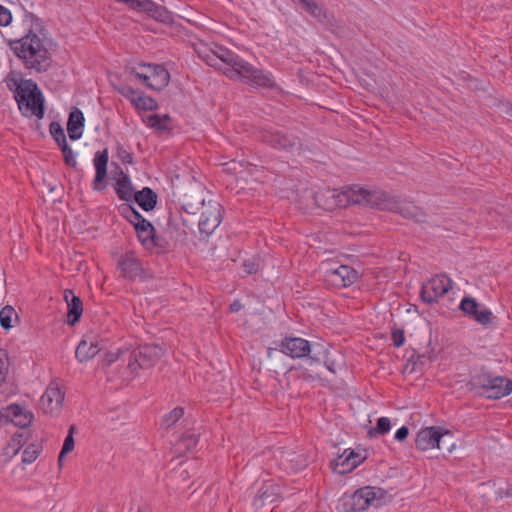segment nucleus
I'll return each instance as SVG.
<instances>
[{
	"label": "nucleus",
	"mask_w": 512,
	"mask_h": 512,
	"mask_svg": "<svg viewBox=\"0 0 512 512\" xmlns=\"http://www.w3.org/2000/svg\"><path fill=\"white\" fill-rule=\"evenodd\" d=\"M23 26L26 34L17 40H9L8 45L16 57L23 61L24 67L38 73L46 72L51 67V53L45 45L44 26L40 18L25 11Z\"/></svg>",
	"instance_id": "f257e3e1"
},
{
	"label": "nucleus",
	"mask_w": 512,
	"mask_h": 512,
	"mask_svg": "<svg viewBox=\"0 0 512 512\" xmlns=\"http://www.w3.org/2000/svg\"><path fill=\"white\" fill-rule=\"evenodd\" d=\"M7 87L14 93V98L22 113L42 119L45 114V99L32 79H21L10 72L6 79Z\"/></svg>",
	"instance_id": "f03ea898"
},
{
	"label": "nucleus",
	"mask_w": 512,
	"mask_h": 512,
	"mask_svg": "<svg viewBox=\"0 0 512 512\" xmlns=\"http://www.w3.org/2000/svg\"><path fill=\"white\" fill-rule=\"evenodd\" d=\"M466 386L470 392L487 399H500L512 392V381L509 378L493 375L484 368L476 371Z\"/></svg>",
	"instance_id": "7ed1b4c3"
},
{
	"label": "nucleus",
	"mask_w": 512,
	"mask_h": 512,
	"mask_svg": "<svg viewBox=\"0 0 512 512\" xmlns=\"http://www.w3.org/2000/svg\"><path fill=\"white\" fill-rule=\"evenodd\" d=\"M372 197V193L363 188L357 191L349 188L342 193H337L336 189L323 188L313 195L315 204L326 211H333L337 207H345L349 204H374Z\"/></svg>",
	"instance_id": "20e7f679"
},
{
	"label": "nucleus",
	"mask_w": 512,
	"mask_h": 512,
	"mask_svg": "<svg viewBox=\"0 0 512 512\" xmlns=\"http://www.w3.org/2000/svg\"><path fill=\"white\" fill-rule=\"evenodd\" d=\"M224 74L233 80H240L253 87L270 89L275 87L272 74L259 69L243 58H240L234 68H225Z\"/></svg>",
	"instance_id": "39448f33"
},
{
	"label": "nucleus",
	"mask_w": 512,
	"mask_h": 512,
	"mask_svg": "<svg viewBox=\"0 0 512 512\" xmlns=\"http://www.w3.org/2000/svg\"><path fill=\"white\" fill-rule=\"evenodd\" d=\"M224 74L233 80H240L253 87L270 89L275 87L272 74L259 69L243 58H240L234 68H225Z\"/></svg>",
	"instance_id": "423d86ee"
},
{
	"label": "nucleus",
	"mask_w": 512,
	"mask_h": 512,
	"mask_svg": "<svg viewBox=\"0 0 512 512\" xmlns=\"http://www.w3.org/2000/svg\"><path fill=\"white\" fill-rule=\"evenodd\" d=\"M280 349L282 353L290 356L291 358H302L308 357L310 366L321 364V358L314 353V347L311 346L310 342L299 337H286L284 338L275 348H268V357H272V353L277 349Z\"/></svg>",
	"instance_id": "0eeeda50"
},
{
	"label": "nucleus",
	"mask_w": 512,
	"mask_h": 512,
	"mask_svg": "<svg viewBox=\"0 0 512 512\" xmlns=\"http://www.w3.org/2000/svg\"><path fill=\"white\" fill-rule=\"evenodd\" d=\"M164 351L162 347L156 344H145L134 349L129 357L128 369L136 375L139 369H150L154 367Z\"/></svg>",
	"instance_id": "6e6552de"
},
{
	"label": "nucleus",
	"mask_w": 512,
	"mask_h": 512,
	"mask_svg": "<svg viewBox=\"0 0 512 512\" xmlns=\"http://www.w3.org/2000/svg\"><path fill=\"white\" fill-rule=\"evenodd\" d=\"M259 139L273 148L294 152L301 148L299 137L276 129L263 128L259 132Z\"/></svg>",
	"instance_id": "1a4fd4ad"
},
{
	"label": "nucleus",
	"mask_w": 512,
	"mask_h": 512,
	"mask_svg": "<svg viewBox=\"0 0 512 512\" xmlns=\"http://www.w3.org/2000/svg\"><path fill=\"white\" fill-rule=\"evenodd\" d=\"M384 491L380 488L365 486L357 489L344 501L345 510L348 512H360L366 510L374 502H380L378 494L382 496Z\"/></svg>",
	"instance_id": "9d476101"
},
{
	"label": "nucleus",
	"mask_w": 512,
	"mask_h": 512,
	"mask_svg": "<svg viewBox=\"0 0 512 512\" xmlns=\"http://www.w3.org/2000/svg\"><path fill=\"white\" fill-rule=\"evenodd\" d=\"M452 284V280L447 275H436L422 285L420 297L427 304L435 303L452 289Z\"/></svg>",
	"instance_id": "9b49d317"
},
{
	"label": "nucleus",
	"mask_w": 512,
	"mask_h": 512,
	"mask_svg": "<svg viewBox=\"0 0 512 512\" xmlns=\"http://www.w3.org/2000/svg\"><path fill=\"white\" fill-rule=\"evenodd\" d=\"M359 278V273L349 265L330 267L325 271V281L335 288H346L353 285Z\"/></svg>",
	"instance_id": "f8f14e48"
},
{
	"label": "nucleus",
	"mask_w": 512,
	"mask_h": 512,
	"mask_svg": "<svg viewBox=\"0 0 512 512\" xmlns=\"http://www.w3.org/2000/svg\"><path fill=\"white\" fill-rule=\"evenodd\" d=\"M447 436H452L448 430H443L436 426L426 427L417 433L415 444L421 451H426L435 447L440 449L441 442H443L444 438Z\"/></svg>",
	"instance_id": "ddd939ff"
},
{
	"label": "nucleus",
	"mask_w": 512,
	"mask_h": 512,
	"mask_svg": "<svg viewBox=\"0 0 512 512\" xmlns=\"http://www.w3.org/2000/svg\"><path fill=\"white\" fill-rule=\"evenodd\" d=\"M132 10L144 12L154 20L172 25L174 23V15L165 6L159 5L152 0H136L133 3Z\"/></svg>",
	"instance_id": "4468645a"
},
{
	"label": "nucleus",
	"mask_w": 512,
	"mask_h": 512,
	"mask_svg": "<svg viewBox=\"0 0 512 512\" xmlns=\"http://www.w3.org/2000/svg\"><path fill=\"white\" fill-rule=\"evenodd\" d=\"M117 268L120 270L121 276L129 281L142 278L144 275L142 263L132 251H128L118 258Z\"/></svg>",
	"instance_id": "2eb2a0df"
},
{
	"label": "nucleus",
	"mask_w": 512,
	"mask_h": 512,
	"mask_svg": "<svg viewBox=\"0 0 512 512\" xmlns=\"http://www.w3.org/2000/svg\"><path fill=\"white\" fill-rule=\"evenodd\" d=\"M220 204L217 202L209 203L208 207L202 211L199 219V231L201 234L209 236L219 226L222 220L220 213Z\"/></svg>",
	"instance_id": "dca6fc26"
},
{
	"label": "nucleus",
	"mask_w": 512,
	"mask_h": 512,
	"mask_svg": "<svg viewBox=\"0 0 512 512\" xmlns=\"http://www.w3.org/2000/svg\"><path fill=\"white\" fill-rule=\"evenodd\" d=\"M140 67L147 68V73L150 76V89L161 91L168 86L170 81V73L162 64L140 63Z\"/></svg>",
	"instance_id": "f3484780"
},
{
	"label": "nucleus",
	"mask_w": 512,
	"mask_h": 512,
	"mask_svg": "<svg viewBox=\"0 0 512 512\" xmlns=\"http://www.w3.org/2000/svg\"><path fill=\"white\" fill-rule=\"evenodd\" d=\"M460 309L469 317L476 320L478 323L482 325H487L491 323L492 320V312L484 308L479 310V304L472 297H464L460 303Z\"/></svg>",
	"instance_id": "a211bd4d"
},
{
	"label": "nucleus",
	"mask_w": 512,
	"mask_h": 512,
	"mask_svg": "<svg viewBox=\"0 0 512 512\" xmlns=\"http://www.w3.org/2000/svg\"><path fill=\"white\" fill-rule=\"evenodd\" d=\"M109 161V152L105 148L102 151H97L93 160L96 174L93 180V189L96 191H103L106 188L105 179L107 177V165Z\"/></svg>",
	"instance_id": "6ab92c4d"
},
{
	"label": "nucleus",
	"mask_w": 512,
	"mask_h": 512,
	"mask_svg": "<svg viewBox=\"0 0 512 512\" xmlns=\"http://www.w3.org/2000/svg\"><path fill=\"white\" fill-rule=\"evenodd\" d=\"M281 499L282 496L279 485L274 483H264L258 490V493L254 498L253 505L257 508H262L266 505L279 502Z\"/></svg>",
	"instance_id": "aec40b11"
},
{
	"label": "nucleus",
	"mask_w": 512,
	"mask_h": 512,
	"mask_svg": "<svg viewBox=\"0 0 512 512\" xmlns=\"http://www.w3.org/2000/svg\"><path fill=\"white\" fill-rule=\"evenodd\" d=\"M139 241L146 245L151 243L153 246L164 248L162 238L155 234V228L150 221L141 218L139 222L134 225Z\"/></svg>",
	"instance_id": "412c9836"
},
{
	"label": "nucleus",
	"mask_w": 512,
	"mask_h": 512,
	"mask_svg": "<svg viewBox=\"0 0 512 512\" xmlns=\"http://www.w3.org/2000/svg\"><path fill=\"white\" fill-rule=\"evenodd\" d=\"M63 294L67 303V323L74 326L80 321L83 313L82 300L71 289H65Z\"/></svg>",
	"instance_id": "4be33fe9"
},
{
	"label": "nucleus",
	"mask_w": 512,
	"mask_h": 512,
	"mask_svg": "<svg viewBox=\"0 0 512 512\" xmlns=\"http://www.w3.org/2000/svg\"><path fill=\"white\" fill-rule=\"evenodd\" d=\"M64 401V394L58 387L49 386L41 397V405L46 413L58 410Z\"/></svg>",
	"instance_id": "5701e85b"
},
{
	"label": "nucleus",
	"mask_w": 512,
	"mask_h": 512,
	"mask_svg": "<svg viewBox=\"0 0 512 512\" xmlns=\"http://www.w3.org/2000/svg\"><path fill=\"white\" fill-rule=\"evenodd\" d=\"M6 410L10 413V418L14 420L11 423L22 429L29 427L34 419L33 413L24 409L20 404H10L6 406Z\"/></svg>",
	"instance_id": "b1692460"
},
{
	"label": "nucleus",
	"mask_w": 512,
	"mask_h": 512,
	"mask_svg": "<svg viewBox=\"0 0 512 512\" xmlns=\"http://www.w3.org/2000/svg\"><path fill=\"white\" fill-rule=\"evenodd\" d=\"M113 164L119 170L120 175L119 179L116 181L114 186L115 192L119 199L126 202H130L134 197L133 186L130 177L122 170V168L119 165L115 163Z\"/></svg>",
	"instance_id": "393cba45"
},
{
	"label": "nucleus",
	"mask_w": 512,
	"mask_h": 512,
	"mask_svg": "<svg viewBox=\"0 0 512 512\" xmlns=\"http://www.w3.org/2000/svg\"><path fill=\"white\" fill-rule=\"evenodd\" d=\"M85 125V118L81 110L75 108L69 114L67 131L69 138L73 141L82 137V129Z\"/></svg>",
	"instance_id": "a878e982"
},
{
	"label": "nucleus",
	"mask_w": 512,
	"mask_h": 512,
	"mask_svg": "<svg viewBox=\"0 0 512 512\" xmlns=\"http://www.w3.org/2000/svg\"><path fill=\"white\" fill-rule=\"evenodd\" d=\"M133 200L146 212L152 211L158 202L156 192L150 187H144L134 193Z\"/></svg>",
	"instance_id": "bb28decb"
},
{
	"label": "nucleus",
	"mask_w": 512,
	"mask_h": 512,
	"mask_svg": "<svg viewBox=\"0 0 512 512\" xmlns=\"http://www.w3.org/2000/svg\"><path fill=\"white\" fill-rule=\"evenodd\" d=\"M100 350L101 348L97 341H91L88 343L86 339H83L76 348L75 356L79 362H87L94 358Z\"/></svg>",
	"instance_id": "cd10ccee"
},
{
	"label": "nucleus",
	"mask_w": 512,
	"mask_h": 512,
	"mask_svg": "<svg viewBox=\"0 0 512 512\" xmlns=\"http://www.w3.org/2000/svg\"><path fill=\"white\" fill-rule=\"evenodd\" d=\"M348 450H345L342 455L331 461V468L334 472L344 475L355 469V464L351 462L348 455Z\"/></svg>",
	"instance_id": "c85d7f7f"
},
{
	"label": "nucleus",
	"mask_w": 512,
	"mask_h": 512,
	"mask_svg": "<svg viewBox=\"0 0 512 512\" xmlns=\"http://www.w3.org/2000/svg\"><path fill=\"white\" fill-rule=\"evenodd\" d=\"M28 436L23 432H16L4 449V455L9 458L18 454L19 450L26 444Z\"/></svg>",
	"instance_id": "c756f323"
},
{
	"label": "nucleus",
	"mask_w": 512,
	"mask_h": 512,
	"mask_svg": "<svg viewBox=\"0 0 512 512\" xmlns=\"http://www.w3.org/2000/svg\"><path fill=\"white\" fill-rule=\"evenodd\" d=\"M132 105L137 110L155 111L158 109V102L151 96H146L140 92L137 98L132 99Z\"/></svg>",
	"instance_id": "7c9ffc66"
},
{
	"label": "nucleus",
	"mask_w": 512,
	"mask_h": 512,
	"mask_svg": "<svg viewBox=\"0 0 512 512\" xmlns=\"http://www.w3.org/2000/svg\"><path fill=\"white\" fill-rule=\"evenodd\" d=\"M398 210L403 217L413 219L416 222H425L426 220L425 213L413 204H403L399 206Z\"/></svg>",
	"instance_id": "2f4dec72"
},
{
	"label": "nucleus",
	"mask_w": 512,
	"mask_h": 512,
	"mask_svg": "<svg viewBox=\"0 0 512 512\" xmlns=\"http://www.w3.org/2000/svg\"><path fill=\"white\" fill-rule=\"evenodd\" d=\"M218 56V61L225 64L226 68H234L236 63L241 58L236 53L224 48V47H218L217 51H215Z\"/></svg>",
	"instance_id": "473e14b6"
},
{
	"label": "nucleus",
	"mask_w": 512,
	"mask_h": 512,
	"mask_svg": "<svg viewBox=\"0 0 512 512\" xmlns=\"http://www.w3.org/2000/svg\"><path fill=\"white\" fill-rule=\"evenodd\" d=\"M198 443V436L194 432L184 433L177 442V448L180 451L189 452L193 450Z\"/></svg>",
	"instance_id": "72a5a7b5"
},
{
	"label": "nucleus",
	"mask_w": 512,
	"mask_h": 512,
	"mask_svg": "<svg viewBox=\"0 0 512 512\" xmlns=\"http://www.w3.org/2000/svg\"><path fill=\"white\" fill-rule=\"evenodd\" d=\"M431 361L432 358L430 356H427L425 354H419L413 351L412 355L408 358L406 368H408L411 365V372H414L417 369L419 371H422L423 367Z\"/></svg>",
	"instance_id": "f704fd0d"
},
{
	"label": "nucleus",
	"mask_w": 512,
	"mask_h": 512,
	"mask_svg": "<svg viewBox=\"0 0 512 512\" xmlns=\"http://www.w3.org/2000/svg\"><path fill=\"white\" fill-rule=\"evenodd\" d=\"M391 429V421L387 417H380L377 420L376 426L371 427L368 431L369 437L383 436Z\"/></svg>",
	"instance_id": "c9c22d12"
},
{
	"label": "nucleus",
	"mask_w": 512,
	"mask_h": 512,
	"mask_svg": "<svg viewBox=\"0 0 512 512\" xmlns=\"http://www.w3.org/2000/svg\"><path fill=\"white\" fill-rule=\"evenodd\" d=\"M119 211L121 215L127 219L133 226L144 218L138 210H136L131 204L124 203L120 205Z\"/></svg>",
	"instance_id": "e433bc0d"
},
{
	"label": "nucleus",
	"mask_w": 512,
	"mask_h": 512,
	"mask_svg": "<svg viewBox=\"0 0 512 512\" xmlns=\"http://www.w3.org/2000/svg\"><path fill=\"white\" fill-rule=\"evenodd\" d=\"M49 131L59 148L64 147V145H68L66 136L64 133V129L58 122H51L49 125Z\"/></svg>",
	"instance_id": "4c0bfd02"
},
{
	"label": "nucleus",
	"mask_w": 512,
	"mask_h": 512,
	"mask_svg": "<svg viewBox=\"0 0 512 512\" xmlns=\"http://www.w3.org/2000/svg\"><path fill=\"white\" fill-rule=\"evenodd\" d=\"M15 316L18 318L15 309L10 306L6 305L0 310V326L5 329L9 330L12 328V317Z\"/></svg>",
	"instance_id": "58836bf2"
},
{
	"label": "nucleus",
	"mask_w": 512,
	"mask_h": 512,
	"mask_svg": "<svg viewBox=\"0 0 512 512\" xmlns=\"http://www.w3.org/2000/svg\"><path fill=\"white\" fill-rule=\"evenodd\" d=\"M302 4L303 9L317 19L325 18L323 8L318 5L314 0H298Z\"/></svg>",
	"instance_id": "ea45409f"
},
{
	"label": "nucleus",
	"mask_w": 512,
	"mask_h": 512,
	"mask_svg": "<svg viewBox=\"0 0 512 512\" xmlns=\"http://www.w3.org/2000/svg\"><path fill=\"white\" fill-rule=\"evenodd\" d=\"M146 124L159 132L171 130L166 123H163V118L158 114H153L147 117Z\"/></svg>",
	"instance_id": "a19ab883"
},
{
	"label": "nucleus",
	"mask_w": 512,
	"mask_h": 512,
	"mask_svg": "<svg viewBox=\"0 0 512 512\" xmlns=\"http://www.w3.org/2000/svg\"><path fill=\"white\" fill-rule=\"evenodd\" d=\"M40 454V446L37 444L28 445L23 451L22 462L25 464L33 463Z\"/></svg>",
	"instance_id": "79ce46f5"
},
{
	"label": "nucleus",
	"mask_w": 512,
	"mask_h": 512,
	"mask_svg": "<svg viewBox=\"0 0 512 512\" xmlns=\"http://www.w3.org/2000/svg\"><path fill=\"white\" fill-rule=\"evenodd\" d=\"M184 415V409L182 407H175L163 418L162 425L166 428L173 426L182 416Z\"/></svg>",
	"instance_id": "37998d69"
},
{
	"label": "nucleus",
	"mask_w": 512,
	"mask_h": 512,
	"mask_svg": "<svg viewBox=\"0 0 512 512\" xmlns=\"http://www.w3.org/2000/svg\"><path fill=\"white\" fill-rule=\"evenodd\" d=\"M338 359L334 358L329 351L324 353L323 364L332 373H336L337 367H340L342 357L337 353Z\"/></svg>",
	"instance_id": "c03bdc74"
},
{
	"label": "nucleus",
	"mask_w": 512,
	"mask_h": 512,
	"mask_svg": "<svg viewBox=\"0 0 512 512\" xmlns=\"http://www.w3.org/2000/svg\"><path fill=\"white\" fill-rule=\"evenodd\" d=\"M75 431H76V426L71 425L69 428V431H68V435L66 436L64 443H63V447L61 449L62 455H67L74 449V446H75L74 433H75Z\"/></svg>",
	"instance_id": "a18cd8bd"
},
{
	"label": "nucleus",
	"mask_w": 512,
	"mask_h": 512,
	"mask_svg": "<svg viewBox=\"0 0 512 512\" xmlns=\"http://www.w3.org/2000/svg\"><path fill=\"white\" fill-rule=\"evenodd\" d=\"M198 55L211 67H215V68H219V69H222L221 66H220V63L218 61V56H217V53H215V51L213 50H210V51H205V52H200L198 51Z\"/></svg>",
	"instance_id": "49530a36"
},
{
	"label": "nucleus",
	"mask_w": 512,
	"mask_h": 512,
	"mask_svg": "<svg viewBox=\"0 0 512 512\" xmlns=\"http://www.w3.org/2000/svg\"><path fill=\"white\" fill-rule=\"evenodd\" d=\"M62 154H63V160H64V163L73 168V169H76L77 168V161L75 159V156H74V153H73V150L71 149V147L69 145H64V147L60 148Z\"/></svg>",
	"instance_id": "de8ad7c7"
},
{
	"label": "nucleus",
	"mask_w": 512,
	"mask_h": 512,
	"mask_svg": "<svg viewBox=\"0 0 512 512\" xmlns=\"http://www.w3.org/2000/svg\"><path fill=\"white\" fill-rule=\"evenodd\" d=\"M391 338L393 345L397 348L401 347L405 343V332L403 329H393L391 332Z\"/></svg>",
	"instance_id": "09e8293b"
},
{
	"label": "nucleus",
	"mask_w": 512,
	"mask_h": 512,
	"mask_svg": "<svg viewBox=\"0 0 512 512\" xmlns=\"http://www.w3.org/2000/svg\"><path fill=\"white\" fill-rule=\"evenodd\" d=\"M117 156L123 163H133V154L125 149L121 144L117 145Z\"/></svg>",
	"instance_id": "8fccbe9b"
},
{
	"label": "nucleus",
	"mask_w": 512,
	"mask_h": 512,
	"mask_svg": "<svg viewBox=\"0 0 512 512\" xmlns=\"http://www.w3.org/2000/svg\"><path fill=\"white\" fill-rule=\"evenodd\" d=\"M12 22V14L9 9L0 5V26H8Z\"/></svg>",
	"instance_id": "3c124183"
},
{
	"label": "nucleus",
	"mask_w": 512,
	"mask_h": 512,
	"mask_svg": "<svg viewBox=\"0 0 512 512\" xmlns=\"http://www.w3.org/2000/svg\"><path fill=\"white\" fill-rule=\"evenodd\" d=\"M119 92L125 97L127 98L131 103H132V99H135L137 98V96L139 95L140 92L134 90L132 87L130 86H125V87H122L121 89H119Z\"/></svg>",
	"instance_id": "603ef678"
},
{
	"label": "nucleus",
	"mask_w": 512,
	"mask_h": 512,
	"mask_svg": "<svg viewBox=\"0 0 512 512\" xmlns=\"http://www.w3.org/2000/svg\"><path fill=\"white\" fill-rule=\"evenodd\" d=\"M8 355L5 350L0 349V382L4 380V370L7 368Z\"/></svg>",
	"instance_id": "864d4df0"
},
{
	"label": "nucleus",
	"mask_w": 512,
	"mask_h": 512,
	"mask_svg": "<svg viewBox=\"0 0 512 512\" xmlns=\"http://www.w3.org/2000/svg\"><path fill=\"white\" fill-rule=\"evenodd\" d=\"M347 450H348L347 453L350 457L351 462L355 464V468L358 467L365 460V456H362L360 453H356L352 449H347Z\"/></svg>",
	"instance_id": "5fc2aeb1"
},
{
	"label": "nucleus",
	"mask_w": 512,
	"mask_h": 512,
	"mask_svg": "<svg viewBox=\"0 0 512 512\" xmlns=\"http://www.w3.org/2000/svg\"><path fill=\"white\" fill-rule=\"evenodd\" d=\"M131 74H133L137 79L141 80L148 87V84L150 83V76L147 72H138L136 68H132Z\"/></svg>",
	"instance_id": "6e6d98bb"
},
{
	"label": "nucleus",
	"mask_w": 512,
	"mask_h": 512,
	"mask_svg": "<svg viewBox=\"0 0 512 512\" xmlns=\"http://www.w3.org/2000/svg\"><path fill=\"white\" fill-rule=\"evenodd\" d=\"M11 421H14L12 418H10V413H8V410H6V407H3L0 409V428L3 425H6L10 423Z\"/></svg>",
	"instance_id": "4d7b16f0"
},
{
	"label": "nucleus",
	"mask_w": 512,
	"mask_h": 512,
	"mask_svg": "<svg viewBox=\"0 0 512 512\" xmlns=\"http://www.w3.org/2000/svg\"><path fill=\"white\" fill-rule=\"evenodd\" d=\"M408 434H409V429L408 427L406 426H402L401 428H399L396 433H395V439L397 441H404L407 437H408Z\"/></svg>",
	"instance_id": "13d9d810"
},
{
	"label": "nucleus",
	"mask_w": 512,
	"mask_h": 512,
	"mask_svg": "<svg viewBox=\"0 0 512 512\" xmlns=\"http://www.w3.org/2000/svg\"><path fill=\"white\" fill-rule=\"evenodd\" d=\"M175 231H177L176 225L172 222V219L170 218L167 224L166 232L169 233V237L171 240H177V238L174 236Z\"/></svg>",
	"instance_id": "bf43d9fd"
},
{
	"label": "nucleus",
	"mask_w": 512,
	"mask_h": 512,
	"mask_svg": "<svg viewBox=\"0 0 512 512\" xmlns=\"http://www.w3.org/2000/svg\"><path fill=\"white\" fill-rule=\"evenodd\" d=\"M118 359V354L115 353H107L105 355L104 359V365L110 366L112 363H114Z\"/></svg>",
	"instance_id": "052dcab7"
},
{
	"label": "nucleus",
	"mask_w": 512,
	"mask_h": 512,
	"mask_svg": "<svg viewBox=\"0 0 512 512\" xmlns=\"http://www.w3.org/2000/svg\"><path fill=\"white\" fill-rule=\"evenodd\" d=\"M503 497H507V498H511L512 497V487H509L507 489H500L498 492H497V496L496 498H503Z\"/></svg>",
	"instance_id": "680f3d73"
},
{
	"label": "nucleus",
	"mask_w": 512,
	"mask_h": 512,
	"mask_svg": "<svg viewBox=\"0 0 512 512\" xmlns=\"http://www.w3.org/2000/svg\"><path fill=\"white\" fill-rule=\"evenodd\" d=\"M243 308V305L241 304V302L239 300H235L233 301L230 306H229V310L230 312H238L240 311L241 309Z\"/></svg>",
	"instance_id": "e2e57ef3"
},
{
	"label": "nucleus",
	"mask_w": 512,
	"mask_h": 512,
	"mask_svg": "<svg viewBox=\"0 0 512 512\" xmlns=\"http://www.w3.org/2000/svg\"><path fill=\"white\" fill-rule=\"evenodd\" d=\"M244 267L246 269V272L248 274L256 273L257 272V266L253 262H245Z\"/></svg>",
	"instance_id": "0e129e2a"
},
{
	"label": "nucleus",
	"mask_w": 512,
	"mask_h": 512,
	"mask_svg": "<svg viewBox=\"0 0 512 512\" xmlns=\"http://www.w3.org/2000/svg\"><path fill=\"white\" fill-rule=\"evenodd\" d=\"M298 459H300V461H299V465L297 466V468L300 469V468L303 467V458H302L301 455H293V458L290 461L293 462V461H296Z\"/></svg>",
	"instance_id": "69168bd1"
},
{
	"label": "nucleus",
	"mask_w": 512,
	"mask_h": 512,
	"mask_svg": "<svg viewBox=\"0 0 512 512\" xmlns=\"http://www.w3.org/2000/svg\"><path fill=\"white\" fill-rule=\"evenodd\" d=\"M116 1L126 4L130 9H132L133 3L136 2V0H116Z\"/></svg>",
	"instance_id": "338daca9"
},
{
	"label": "nucleus",
	"mask_w": 512,
	"mask_h": 512,
	"mask_svg": "<svg viewBox=\"0 0 512 512\" xmlns=\"http://www.w3.org/2000/svg\"><path fill=\"white\" fill-rule=\"evenodd\" d=\"M161 117L163 118V123H166L167 125L172 121L170 115H168V114H164Z\"/></svg>",
	"instance_id": "774afa93"
}]
</instances>
